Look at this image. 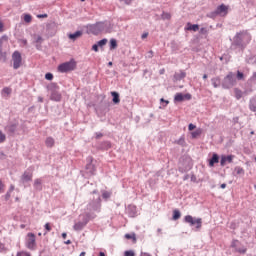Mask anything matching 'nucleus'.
Segmentation results:
<instances>
[{"instance_id": "nucleus-1", "label": "nucleus", "mask_w": 256, "mask_h": 256, "mask_svg": "<svg viewBox=\"0 0 256 256\" xmlns=\"http://www.w3.org/2000/svg\"><path fill=\"white\" fill-rule=\"evenodd\" d=\"M230 51H235L236 53H244L247 49V45L251 43V34L247 30H242L237 32L235 36L231 39Z\"/></svg>"}, {"instance_id": "nucleus-2", "label": "nucleus", "mask_w": 256, "mask_h": 256, "mask_svg": "<svg viewBox=\"0 0 256 256\" xmlns=\"http://www.w3.org/2000/svg\"><path fill=\"white\" fill-rule=\"evenodd\" d=\"M92 195L93 197L86 206V211L88 213H101V194H99V190H93Z\"/></svg>"}, {"instance_id": "nucleus-3", "label": "nucleus", "mask_w": 256, "mask_h": 256, "mask_svg": "<svg viewBox=\"0 0 256 256\" xmlns=\"http://www.w3.org/2000/svg\"><path fill=\"white\" fill-rule=\"evenodd\" d=\"M107 96L105 94L98 95V101H100L97 105H95L96 113L99 115H107L110 111L111 102L109 100H105Z\"/></svg>"}, {"instance_id": "nucleus-4", "label": "nucleus", "mask_w": 256, "mask_h": 256, "mask_svg": "<svg viewBox=\"0 0 256 256\" xmlns=\"http://www.w3.org/2000/svg\"><path fill=\"white\" fill-rule=\"evenodd\" d=\"M191 169H193V159L187 154L182 155L178 161V171L180 173H187Z\"/></svg>"}, {"instance_id": "nucleus-5", "label": "nucleus", "mask_w": 256, "mask_h": 256, "mask_svg": "<svg viewBox=\"0 0 256 256\" xmlns=\"http://www.w3.org/2000/svg\"><path fill=\"white\" fill-rule=\"evenodd\" d=\"M227 15H229V6L220 4L214 11L208 13L206 17L216 19L217 17H227Z\"/></svg>"}, {"instance_id": "nucleus-6", "label": "nucleus", "mask_w": 256, "mask_h": 256, "mask_svg": "<svg viewBox=\"0 0 256 256\" xmlns=\"http://www.w3.org/2000/svg\"><path fill=\"white\" fill-rule=\"evenodd\" d=\"M48 91H50V100L59 102L61 99H63V95H61V92H59V85L55 82H51L47 85Z\"/></svg>"}, {"instance_id": "nucleus-7", "label": "nucleus", "mask_w": 256, "mask_h": 256, "mask_svg": "<svg viewBox=\"0 0 256 256\" xmlns=\"http://www.w3.org/2000/svg\"><path fill=\"white\" fill-rule=\"evenodd\" d=\"M235 85H237V77L235 76V73L228 72L222 80L221 87L224 89H233Z\"/></svg>"}, {"instance_id": "nucleus-8", "label": "nucleus", "mask_w": 256, "mask_h": 256, "mask_svg": "<svg viewBox=\"0 0 256 256\" xmlns=\"http://www.w3.org/2000/svg\"><path fill=\"white\" fill-rule=\"evenodd\" d=\"M87 164L85 166V172H82V177H85V179H89V177H93L95 175V171L97 169L95 168V164H93V157L89 156L87 158Z\"/></svg>"}, {"instance_id": "nucleus-9", "label": "nucleus", "mask_w": 256, "mask_h": 256, "mask_svg": "<svg viewBox=\"0 0 256 256\" xmlns=\"http://www.w3.org/2000/svg\"><path fill=\"white\" fill-rule=\"evenodd\" d=\"M184 223H188L190 227H195L196 231H199L203 227V219L195 218L191 215H186L184 217Z\"/></svg>"}, {"instance_id": "nucleus-10", "label": "nucleus", "mask_w": 256, "mask_h": 256, "mask_svg": "<svg viewBox=\"0 0 256 256\" xmlns=\"http://www.w3.org/2000/svg\"><path fill=\"white\" fill-rule=\"evenodd\" d=\"M77 69V62L75 59H71L68 62H64L58 66L59 73H69V71H75Z\"/></svg>"}, {"instance_id": "nucleus-11", "label": "nucleus", "mask_w": 256, "mask_h": 256, "mask_svg": "<svg viewBox=\"0 0 256 256\" xmlns=\"http://www.w3.org/2000/svg\"><path fill=\"white\" fill-rule=\"evenodd\" d=\"M105 31V23L96 22L95 24L87 25V33H91L92 35H99V33H103Z\"/></svg>"}, {"instance_id": "nucleus-12", "label": "nucleus", "mask_w": 256, "mask_h": 256, "mask_svg": "<svg viewBox=\"0 0 256 256\" xmlns=\"http://www.w3.org/2000/svg\"><path fill=\"white\" fill-rule=\"evenodd\" d=\"M26 247L30 249V251H35L37 248V236L33 232H29L26 235Z\"/></svg>"}, {"instance_id": "nucleus-13", "label": "nucleus", "mask_w": 256, "mask_h": 256, "mask_svg": "<svg viewBox=\"0 0 256 256\" xmlns=\"http://www.w3.org/2000/svg\"><path fill=\"white\" fill-rule=\"evenodd\" d=\"M12 61H13V69H19L23 63V57L21 56V52L14 51L12 54Z\"/></svg>"}, {"instance_id": "nucleus-14", "label": "nucleus", "mask_w": 256, "mask_h": 256, "mask_svg": "<svg viewBox=\"0 0 256 256\" xmlns=\"http://www.w3.org/2000/svg\"><path fill=\"white\" fill-rule=\"evenodd\" d=\"M193 99V95L190 93L183 94L178 92L174 96V103H183V101H191Z\"/></svg>"}, {"instance_id": "nucleus-15", "label": "nucleus", "mask_w": 256, "mask_h": 256, "mask_svg": "<svg viewBox=\"0 0 256 256\" xmlns=\"http://www.w3.org/2000/svg\"><path fill=\"white\" fill-rule=\"evenodd\" d=\"M17 127H19V122L15 121V122H10L6 127H5V131L6 133H8V135H10L11 137H13V135H15L16 131H17Z\"/></svg>"}, {"instance_id": "nucleus-16", "label": "nucleus", "mask_w": 256, "mask_h": 256, "mask_svg": "<svg viewBox=\"0 0 256 256\" xmlns=\"http://www.w3.org/2000/svg\"><path fill=\"white\" fill-rule=\"evenodd\" d=\"M80 217H82V221L80 222L87 226V223L92 221V219H95V217H97V214L94 212H86L85 214L80 215Z\"/></svg>"}, {"instance_id": "nucleus-17", "label": "nucleus", "mask_w": 256, "mask_h": 256, "mask_svg": "<svg viewBox=\"0 0 256 256\" xmlns=\"http://www.w3.org/2000/svg\"><path fill=\"white\" fill-rule=\"evenodd\" d=\"M20 181L23 183V185H25V183H29V181H33V172L29 171V169L24 171Z\"/></svg>"}, {"instance_id": "nucleus-18", "label": "nucleus", "mask_w": 256, "mask_h": 256, "mask_svg": "<svg viewBox=\"0 0 256 256\" xmlns=\"http://www.w3.org/2000/svg\"><path fill=\"white\" fill-rule=\"evenodd\" d=\"M43 41H45V39H43L41 35L34 34V43H36L35 47L38 51H41V49H43Z\"/></svg>"}, {"instance_id": "nucleus-19", "label": "nucleus", "mask_w": 256, "mask_h": 256, "mask_svg": "<svg viewBox=\"0 0 256 256\" xmlns=\"http://www.w3.org/2000/svg\"><path fill=\"white\" fill-rule=\"evenodd\" d=\"M227 163H233V155H222L220 158V166L225 167Z\"/></svg>"}, {"instance_id": "nucleus-20", "label": "nucleus", "mask_w": 256, "mask_h": 256, "mask_svg": "<svg viewBox=\"0 0 256 256\" xmlns=\"http://www.w3.org/2000/svg\"><path fill=\"white\" fill-rule=\"evenodd\" d=\"M111 147V141H103L98 144L97 149H99V151H109Z\"/></svg>"}, {"instance_id": "nucleus-21", "label": "nucleus", "mask_w": 256, "mask_h": 256, "mask_svg": "<svg viewBox=\"0 0 256 256\" xmlns=\"http://www.w3.org/2000/svg\"><path fill=\"white\" fill-rule=\"evenodd\" d=\"M219 154L213 153L212 156L208 159V165L209 167H215L216 163H219Z\"/></svg>"}, {"instance_id": "nucleus-22", "label": "nucleus", "mask_w": 256, "mask_h": 256, "mask_svg": "<svg viewBox=\"0 0 256 256\" xmlns=\"http://www.w3.org/2000/svg\"><path fill=\"white\" fill-rule=\"evenodd\" d=\"M80 37H83V31L82 30H77L74 33L68 34V39H70V41H77V39H79Z\"/></svg>"}, {"instance_id": "nucleus-23", "label": "nucleus", "mask_w": 256, "mask_h": 256, "mask_svg": "<svg viewBox=\"0 0 256 256\" xmlns=\"http://www.w3.org/2000/svg\"><path fill=\"white\" fill-rule=\"evenodd\" d=\"M110 95L112 97V103L114 105H119L121 103V97L119 95V92L117 91H112L110 92Z\"/></svg>"}, {"instance_id": "nucleus-24", "label": "nucleus", "mask_w": 256, "mask_h": 256, "mask_svg": "<svg viewBox=\"0 0 256 256\" xmlns=\"http://www.w3.org/2000/svg\"><path fill=\"white\" fill-rule=\"evenodd\" d=\"M185 31H193L194 33H197L199 31V24H192L191 22H188L184 28Z\"/></svg>"}, {"instance_id": "nucleus-25", "label": "nucleus", "mask_w": 256, "mask_h": 256, "mask_svg": "<svg viewBox=\"0 0 256 256\" xmlns=\"http://www.w3.org/2000/svg\"><path fill=\"white\" fill-rule=\"evenodd\" d=\"M33 187L35 191H43V180L41 178L35 179Z\"/></svg>"}, {"instance_id": "nucleus-26", "label": "nucleus", "mask_w": 256, "mask_h": 256, "mask_svg": "<svg viewBox=\"0 0 256 256\" xmlns=\"http://www.w3.org/2000/svg\"><path fill=\"white\" fill-rule=\"evenodd\" d=\"M127 213L129 215V217H135V215H137V206H135V205H128Z\"/></svg>"}, {"instance_id": "nucleus-27", "label": "nucleus", "mask_w": 256, "mask_h": 256, "mask_svg": "<svg viewBox=\"0 0 256 256\" xmlns=\"http://www.w3.org/2000/svg\"><path fill=\"white\" fill-rule=\"evenodd\" d=\"M187 77V73L183 70L180 71V73L174 74V81H181Z\"/></svg>"}, {"instance_id": "nucleus-28", "label": "nucleus", "mask_w": 256, "mask_h": 256, "mask_svg": "<svg viewBox=\"0 0 256 256\" xmlns=\"http://www.w3.org/2000/svg\"><path fill=\"white\" fill-rule=\"evenodd\" d=\"M234 95L237 101L243 97V95H247V91L242 92L239 88H234Z\"/></svg>"}, {"instance_id": "nucleus-29", "label": "nucleus", "mask_w": 256, "mask_h": 256, "mask_svg": "<svg viewBox=\"0 0 256 256\" xmlns=\"http://www.w3.org/2000/svg\"><path fill=\"white\" fill-rule=\"evenodd\" d=\"M249 109L253 113H256V95L250 99Z\"/></svg>"}, {"instance_id": "nucleus-30", "label": "nucleus", "mask_w": 256, "mask_h": 256, "mask_svg": "<svg viewBox=\"0 0 256 256\" xmlns=\"http://www.w3.org/2000/svg\"><path fill=\"white\" fill-rule=\"evenodd\" d=\"M211 83H212L213 87L215 89H217V87H221V83H222L221 78L219 76L214 77L211 79Z\"/></svg>"}, {"instance_id": "nucleus-31", "label": "nucleus", "mask_w": 256, "mask_h": 256, "mask_svg": "<svg viewBox=\"0 0 256 256\" xmlns=\"http://www.w3.org/2000/svg\"><path fill=\"white\" fill-rule=\"evenodd\" d=\"M181 219V211L179 209H174L172 213V221H179Z\"/></svg>"}, {"instance_id": "nucleus-32", "label": "nucleus", "mask_w": 256, "mask_h": 256, "mask_svg": "<svg viewBox=\"0 0 256 256\" xmlns=\"http://www.w3.org/2000/svg\"><path fill=\"white\" fill-rule=\"evenodd\" d=\"M87 227L83 222L79 221L78 223H75L73 226L74 231H83Z\"/></svg>"}, {"instance_id": "nucleus-33", "label": "nucleus", "mask_w": 256, "mask_h": 256, "mask_svg": "<svg viewBox=\"0 0 256 256\" xmlns=\"http://www.w3.org/2000/svg\"><path fill=\"white\" fill-rule=\"evenodd\" d=\"M174 144L180 145V147H187V142H185V136H181L178 140H175Z\"/></svg>"}, {"instance_id": "nucleus-34", "label": "nucleus", "mask_w": 256, "mask_h": 256, "mask_svg": "<svg viewBox=\"0 0 256 256\" xmlns=\"http://www.w3.org/2000/svg\"><path fill=\"white\" fill-rule=\"evenodd\" d=\"M46 147L50 148L55 146V139L53 137H47L45 140Z\"/></svg>"}, {"instance_id": "nucleus-35", "label": "nucleus", "mask_w": 256, "mask_h": 256, "mask_svg": "<svg viewBox=\"0 0 256 256\" xmlns=\"http://www.w3.org/2000/svg\"><path fill=\"white\" fill-rule=\"evenodd\" d=\"M117 46H118L117 39L115 38L110 39V42H109L110 51H115V49H117Z\"/></svg>"}, {"instance_id": "nucleus-36", "label": "nucleus", "mask_w": 256, "mask_h": 256, "mask_svg": "<svg viewBox=\"0 0 256 256\" xmlns=\"http://www.w3.org/2000/svg\"><path fill=\"white\" fill-rule=\"evenodd\" d=\"M125 239H132V243H137V235L134 233V232H132V233H127V234H125Z\"/></svg>"}, {"instance_id": "nucleus-37", "label": "nucleus", "mask_w": 256, "mask_h": 256, "mask_svg": "<svg viewBox=\"0 0 256 256\" xmlns=\"http://www.w3.org/2000/svg\"><path fill=\"white\" fill-rule=\"evenodd\" d=\"M111 195H113L112 192L102 190V199H104V201H109V199H111Z\"/></svg>"}, {"instance_id": "nucleus-38", "label": "nucleus", "mask_w": 256, "mask_h": 256, "mask_svg": "<svg viewBox=\"0 0 256 256\" xmlns=\"http://www.w3.org/2000/svg\"><path fill=\"white\" fill-rule=\"evenodd\" d=\"M109 40H107V38H103L101 40H99L98 42H96V45H98V47L100 49H103L105 47V45H107Z\"/></svg>"}, {"instance_id": "nucleus-39", "label": "nucleus", "mask_w": 256, "mask_h": 256, "mask_svg": "<svg viewBox=\"0 0 256 256\" xmlns=\"http://www.w3.org/2000/svg\"><path fill=\"white\" fill-rule=\"evenodd\" d=\"M202 133H203V130L198 128L195 131L191 132V137L192 139H197V137L201 136Z\"/></svg>"}, {"instance_id": "nucleus-40", "label": "nucleus", "mask_w": 256, "mask_h": 256, "mask_svg": "<svg viewBox=\"0 0 256 256\" xmlns=\"http://www.w3.org/2000/svg\"><path fill=\"white\" fill-rule=\"evenodd\" d=\"M161 19H163V21H171V13L162 12Z\"/></svg>"}, {"instance_id": "nucleus-41", "label": "nucleus", "mask_w": 256, "mask_h": 256, "mask_svg": "<svg viewBox=\"0 0 256 256\" xmlns=\"http://www.w3.org/2000/svg\"><path fill=\"white\" fill-rule=\"evenodd\" d=\"M0 63H7V52L0 51Z\"/></svg>"}, {"instance_id": "nucleus-42", "label": "nucleus", "mask_w": 256, "mask_h": 256, "mask_svg": "<svg viewBox=\"0 0 256 256\" xmlns=\"http://www.w3.org/2000/svg\"><path fill=\"white\" fill-rule=\"evenodd\" d=\"M198 31H199L200 35H204L205 36L204 38L207 39V35H209V29L202 27Z\"/></svg>"}, {"instance_id": "nucleus-43", "label": "nucleus", "mask_w": 256, "mask_h": 256, "mask_svg": "<svg viewBox=\"0 0 256 256\" xmlns=\"http://www.w3.org/2000/svg\"><path fill=\"white\" fill-rule=\"evenodd\" d=\"M235 77L236 80L238 79V81H243L245 79V74L238 70Z\"/></svg>"}, {"instance_id": "nucleus-44", "label": "nucleus", "mask_w": 256, "mask_h": 256, "mask_svg": "<svg viewBox=\"0 0 256 256\" xmlns=\"http://www.w3.org/2000/svg\"><path fill=\"white\" fill-rule=\"evenodd\" d=\"M9 41V37L7 35H3L0 37V52L3 51V42Z\"/></svg>"}, {"instance_id": "nucleus-45", "label": "nucleus", "mask_w": 256, "mask_h": 256, "mask_svg": "<svg viewBox=\"0 0 256 256\" xmlns=\"http://www.w3.org/2000/svg\"><path fill=\"white\" fill-rule=\"evenodd\" d=\"M31 21H33V16L31 14H24V22L31 23Z\"/></svg>"}, {"instance_id": "nucleus-46", "label": "nucleus", "mask_w": 256, "mask_h": 256, "mask_svg": "<svg viewBox=\"0 0 256 256\" xmlns=\"http://www.w3.org/2000/svg\"><path fill=\"white\" fill-rule=\"evenodd\" d=\"M237 243H241V242H239V240H237V239H233L231 242V245H230V247L232 249H235V251H237Z\"/></svg>"}, {"instance_id": "nucleus-47", "label": "nucleus", "mask_w": 256, "mask_h": 256, "mask_svg": "<svg viewBox=\"0 0 256 256\" xmlns=\"http://www.w3.org/2000/svg\"><path fill=\"white\" fill-rule=\"evenodd\" d=\"M237 175H245V170L242 167L237 166L235 168Z\"/></svg>"}, {"instance_id": "nucleus-48", "label": "nucleus", "mask_w": 256, "mask_h": 256, "mask_svg": "<svg viewBox=\"0 0 256 256\" xmlns=\"http://www.w3.org/2000/svg\"><path fill=\"white\" fill-rule=\"evenodd\" d=\"M236 253H240V255H245V253H247V248H236Z\"/></svg>"}, {"instance_id": "nucleus-49", "label": "nucleus", "mask_w": 256, "mask_h": 256, "mask_svg": "<svg viewBox=\"0 0 256 256\" xmlns=\"http://www.w3.org/2000/svg\"><path fill=\"white\" fill-rule=\"evenodd\" d=\"M2 93H5V95H11L12 90H11V88H9V87H4V88L2 89Z\"/></svg>"}, {"instance_id": "nucleus-50", "label": "nucleus", "mask_w": 256, "mask_h": 256, "mask_svg": "<svg viewBox=\"0 0 256 256\" xmlns=\"http://www.w3.org/2000/svg\"><path fill=\"white\" fill-rule=\"evenodd\" d=\"M46 81H53V73L48 72L45 74Z\"/></svg>"}, {"instance_id": "nucleus-51", "label": "nucleus", "mask_w": 256, "mask_h": 256, "mask_svg": "<svg viewBox=\"0 0 256 256\" xmlns=\"http://www.w3.org/2000/svg\"><path fill=\"white\" fill-rule=\"evenodd\" d=\"M249 81H250V83H252V85H256V72L253 73V75L250 77Z\"/></svg>"}, {"instance_id": "nucleus-52", "label": "nucleus", "mask_w": 256, "mask_h": 256, "mask_svg": "<svg viewBox=\"0 0 256 256\" xmlns=\"http://www.w3.org/2000/svg\"><path fill=\"white\" fill-rule=\"evenodd\" d=\"M124 256H135V251H133V250H126L124 252Z\"/></svg>"}, {"instance_id": "nucleus-53", "label": "nucleus", "mask_w": 256, "mask_h": 256, "mask_svg": "<svg viewBox=\"0 0 256 256\" xmlns=\"http://www.w3.org/2000/svg\"><path fill=\"white\" fill-rule=\"evenodd\" d=\"M16 256H31V253L25 252V251H21V252H18Z\"/></svg>"}, {"instance_id": "nucleus-54", "label": "nucleus", "mask_w": 256, "mask_h": 256, "mask_svg": "<svg viewBox=\"0 0 256 256\" xmlns=\"http://www.w3.org/2000/svg\"><path fill=\"white\" fill-rule=\"evenodd\" d=\"M6 139L7 137L5 136V134H3V132L0 131V143H5Z\"/></svg>"}, {"instance_id": "nucleus-55", "label": "nucleus", "mask_w": 256, "mask_h": 256, "mask_svg": "<svg viewBox=\"0 0 256 256\" xmlns=\"http://www.w3.org/2000/svg\"><path fill=\"white\" fill-rule=\"evenodd\" d=\"M195 129H197V126L193 123H190L188 125V131H195Z\"/></svg>"}, {"instance_id": "nucleus-56", "label": "nucleus", "mask_w": 256, "mask_h": 256, "mask_svg": "<svg viewBox=\"0 0 256 256\" xmlns=\"http://www.w3.org/2000/svg\"><path fill=\"white\" fill-rule=\"evenodd\" d=\"M0 193H5V184H3V180L0 179Z\"/></svg>"}, {"instance_id": "nucleus-57", "label": "nucleus", "mask_w": 256, "mask_h": 256, "mask_svg": "<svg viewBox=\"0 0 256 256\" xmlns=\"http://www.w3.org/2000/svg\"><path fill=\"white\" fill-rule=\"evenodd\" d=\"M160 103L163 105V107H167L169 100H165L164 98H161Z\"/></svg>"}, {"instance_id": "nucleus-58", "label": "nucleus", "mask_w": 256, "mask_h": 256, "mask_svg": "<svg viewBox=\"0 0 256 256\" xmlns=\"http://www.w3.org/2000/svg\"><path fill=\"white\" fill-rule=\"evenodd\" d=\"M5 251H7V248L5 247V244L0 242V252L5 253Z\"/></svg>"}, {"instance_id": "nucleus-59", "label": "nucleus", "mask_w": 256, "mask_h": 256, "mask_svg": "<svg viewBox=\"0 0 256 256\" xmlns=\"http://www.w3.org/2000/svg\"><path fill=\"white\" fill-rule=\"evenodd\" d=\"M120 3H125V5H131L133 0H118Z\"/></svg>"}, {"instance_id": "nucleus-60", "label": "nucleus", "mask_w": 256, "mask_h": 256, "mask_svg": "<svg viewBox=\"0 0 256 256\" xmlns=\"http://www.w3.org/2000/svg\"><path fill=\"white\" fill-rule=\"evenodd\" d=\"M92 51H95V53H99V46L97 43H95L93 46H92Z\"/></svg>"}, {"instance_id": "nucleus-61", "label": "nucleus", "mask_w": 256, "mask_h": 256, "mask_svg": "<svg viewBox=\"0 0 256 256\" xmlns=\"http://www.w3.org/2000/svg\"><path fill=\"white\" fill-rule=\"evenodd\" d=\"M5 159H7V155H5V152H4V151H1V152H0V160L3 161V160H5Z\"/></svg>"}, {"instance_id": "nucleus-62", "label": "nucleus", "mask_w": 256, "mask_h": 256, "mask_svg": "<svg viewBox=\"0 0 256 256\" xmlns=\"http://www.w3.org/2000/svg\"><path fill=\"white\" fill-rule=\"evenodd\" d=\"M44 227H45V230H46L48 233L51 231V223H46V224L44 225Z\"/></svg>"}, {"instance_id": "nucleus-63", "label": "nucleus", "mask_w": 256, "mask_h": 256, "mask_svg": "<svg viewBox=\"0 0 256 256\" xmlns=\"http://www.w3.org/2000/svg\"><path fill=\"white\" fill-rule=\"evenodd\" d=\"M37 17H38V19H47L48 15L47 14H38Z\"/></svg>"}, {"instance_id": "nucleus-64", "label": "nucleus", "mask_w": 256, "mask_h": 256, "mask_svg": "<svg viewBox=\"0 0 256 256\" xmlns=\"http://www.w3.org/2000/svg\"><path fill=\"white\" fill-rule=\"evenodd\" d=\"M101 137H103V133L96 132V139H101Z\"/></svg>"}]
</instances>
